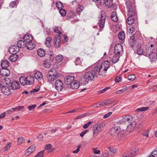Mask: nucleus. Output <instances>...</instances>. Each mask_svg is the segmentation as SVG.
I'll list each match as a JSON object with an SVG mask.
<instances>
[{"label": "nucleus", "instance_id": "nucleus-1", "mask_svg": "<svg viewBox=\"0 0 157 157\" xmlns=\"http://www.w3.org/2000/svg\"><path fill=\"white\" fill-rule=\"evenodd\" d=\"M99 75L96 70H95V67L93 70L87 72L85 75L81 79V82L84 85L87 84L90 80L94 81Z\"/></svg>", "mask_w": 157, "mask_h": 157}, {"label": "nucleus", "instance_id": "nucleus-2", "mask_svg": "<svg viewBox=\"0 0 157 157\" xmlns=\"http://www.w3.org/2000/svg\"><path fill=\"white\" fill-rule=\"evenodd\" d=\"M110 63L108 61H105L101 65L95 67V70L98 72L99 75L105 76L107 70L109 67Z\"/></svg>", "mask_w": 157, "mask_h": 157}, {"label": "nucleus", "instance_id": "nucleus-3", "mask_svg": "<svg viewBox=\"0 0 157 157\" xmlns=\"http://www.w3.org/2000/svg\"><path fill=\"white\" fill-rule=\"evenodd\" d=\"M126 6L128 10V16L130 17H134L135 18L136 17V8L134 4L130 1L127 2L126 3Z\"/></svg>", "mask_w": 157, "mask_h": 157}, {"label": "nucleus", "instance_id": "nucleus-4", "mask_svg": "<svg viewBox=\"0 0 157 157\" xmlns=\"http://www.w3.org/2000/svg\"><path fill=\"white\" fill-rule=\"evenodd\" d=\"M26 43L24 41L20 40L18 41L17 43V48L15 46H11L9 50L13 52H18L19 51L20 48L26 47Z\"/></svg>", "mask_w": 157, "mask_h": 157}, {"label": "nucleus", "instance_id": "nucleus-5", "mask_svg": "<svg viewBox=\"0 0 157 157\" xmlns=\"http://www.w3.org/2000/svg\"><path fill=\"white\" fill-rule=\"evenodd\" d=\"M105 126V124L103 123H99L95 125L93 128V137L96 136L103 129Z\"/></svg>", "mask_w": 157, "mask_h": 157}, {"label": "nucleus", "instance_id": "nucleus-6", "mask_svg": "<svg viewBox=\"0 0 157 157\" xmlns=\"http://www.w3.org/2000/svg\"><path fill=\"white\" fill-rule=\"evenodd\" d=\"M57 73L55 69L50 70L48 71L47 77L48 82H52L58 78Z\"/></svg>", "mask_w": 157, "mask_h": 157}, {"label": "nucleus", "instance_id": "nucleus-7", "mask_svg": "<svg viewBox=\"0 0 157 157\" xmlns=\"http://www.w3.org/2000/svg\"><path fill=\"white\" fill-rule=\"evenodd\" d=\"M138 152L137 148H134L132 150L129 152H126L122 155L123 157H133Z\"/></svg>", "mask_w": 157, "mask_h": 157}, {"label": "nucleus", "instance_id": "nucleus-8", "mask_svg": "<svg viewBox=\"0 0 157 157\" xmlns=\"http://www.w3.org/2000/svg\"><path fill=\"white\" fill-rule=\"evenodd\" d=\"M114 52L116 55H119L123 53L122 46L120 44H116L114 48Z\"/></svg>", "mask_w": 157, "mask_h": 157}, {"label": "nucleus", "instance_id": "nucleus-9", "mask_svg": "<svg viewBox=\"0 0 157 157\" xmlns=\"http://www.w3.org/2000/svg\"><path fill=\"white\" fill-rule=\"evenodd\" d=\"M0 90H1L2 92L6 95H9L11 93L10 87L8 86H6L5 85H2L1 84Z\"/></svg>", "mask_w": 157, "mask_h": 157}, {"label": "nucleus", "instance_id": "nucleus-10", "mask_svg": "<svg viewBox=\"0 0 157 157\" xmlns=\"http://www.w3.org/2000/svg\"><path fill=\"white\" fill-rule=\"evenodd\" d=\"M120 130V128L118 127H113L110 130L109 134L111 136L115 137V138Z\"/></svg>", "mask_w": 157, "mask_h": 157}, {"label": "nucleus", "instance_id": "nucleus-11", "mask_svg": "<svg viewBox=\"0 0 157 157\" xmlns=\"http://www.w3.org/2000/svg\"><path fill=\"white\" fill-rule=\"evenodd\" d=\"M105 18V15H101L99 17L98 24L100 28H103L104 27Z\"/></svg>", "mask_w": 157, "mask_h": 157}, {"label": "nucleus", "instance_id": "nucleus-12", "mask_svg": "<svg viewBox=\"0 0 157 157\" xmlns=\"http://www.w3.org/2000/svg\"><path fill=\"white\" fill-rule=\"evenodd\" d=\"M63 82L60 80H56L55 82V88L58 91H60L63 89Z\"/></svg>", "mask_w": 157, "mask_h": 157}, {"label": "nucleus", "instance_id": "nucleus-13", "mask_svg": "<svg viewBox=\"0 0 157 157\" xmlns=\"http://www.w3.org/2000/svg\"><path fill=\"white\" fill-rule=\"evenodd\" d=\"M136 125V123L135 121H132L128 124L126 130L129 132H131L135 129Z\"/></svg>", "mask_w": 157, "mask_h": 157}, {"label": "nucleus", "instance_id": "nucleus-14", "mask_svg": "<svg viewBox=\"0 0 157 157\" xmlns=\"http://www.w3.org/2000/svg\"><path fill=\"white\" fill-rule=\"evenodd\" d=\"M126 136V133L125 131L124 130H120L115 138L118 139L120 140H124Z\"/></svg>", "mask_w": 157, "mask_h": 157}, {"label": "nucleus", "instance_id": "nucleus-15", "mask_svg": "<svg viewBox=\"0 0 157 157\" xmlns=\"http://www.w3.org/2000/svg\"><path fill=\"white\" fill-rule=\"evenodd\" d=\"M54 46L56 48H59L61 44V37L59 35L55 36L54 40Z\"/></svg>", "mask_w": 157, "mask_h": 157}, {"label": "nucleus", "instance_id": "nucleus-16", "mask_svg": "<svg viewBox=\"0 0 157 157\" xmlns=\"http://www.w3.org/2000/svg\"><path fill=\"white\" fill-rule=\"evenodd\" d=\"M75 77L73 76H67L64 78V82L67 85H71V83L74 81Z\"/></svg>", "mask_w": 157, "mask_h": 157}, {"label": "nucleus", "instance_id": "nucleus-17", "mask_svg": "<svg viewBox=\"0 0 157 157\" xmlns=\"http://www.w3.org/2000/svg\"><path fill=\"white\" fill-rule=\"evenodd\" d=\"M142 44V42H138L137 43V45H136V48H137V53L138 55H141L142 54H144L143 50L142 48H141V44Z\"/></svg>", "mask_w": 157, "mask_h": 157}, {"label": "nucleus", "instance_id": "nucleus-18", "mask_svg": "<svg viewBox=\"0 0 157 157\" xmlns=\"http://www.w3.org/2000/svg\"><path fill=\"white\" fill-rule=\"evenodd\" d=\"M0 74L3 76H7L10 74V71L6 68H2L0 70Z\"/></svg>", "mask_w": 157, "mask_h": 157}, {"label": "nucleus", "instance_id": "nucleus-19", "mask_svg": "<svg viewBox=\"0 0 157 157\" xmlns=\"http://www.w3.org/2000/svg\"><path fill=\"white\" fill-rule=\"evenodd\" d=\"M132 119L133 117L132 116L127 115L123 117L122 121L126 123H129L132 121Z\"/></svg>", "mask_w": 157, "mask_h": 157}, {"label": "nucleus", "instance_id": "nucleus-20", "mask_svg": "<svg viewBox=\"0 0 157 157\" xmlns=\"http://www.w3.org/2000/svg\"><path fill=\"white\" fill-rule=\"evenodd\" d=\"M98 2L100 3L101 5H103L105 4L108 7H112L113 4L111 0L109 2V4H108V1L107 0L106 1L105 0H98Z\"/></svg>", "mask_w": 157, "mask_h": 157}, {"label": "nucleus", "instance_id": "nucleus-21", "mask_svg": "<svg viewBox=\"0 0 157 157\" xmlns=\"http://www.w3.org/2000/svg\"><path fill=\"white\" fill-rule=\"evenodd\" d=\"M34 76L36 79L38 81H41L43 80V76L40 71H38L36 72L34 74Z\"/></svg>", "mask_w": 157, "mask_h": 157}, {"label": "nucleus", "instance_id": "nucleus-22", "mask_svg": "<svg viewBox=\"0 0 157 157\" xmlns=\"http://www.w3.org/2000/svg\"><path fill=\"white\" fill-rule=\"evenodd\" d=\"M148 56L150 59L151 62L155 61L157 58V55L155 52L154 51L151 52V54H149Z\"/></svg>", "mask_w": 157, "mask_h": 157}, {"label": "nucleus", "instance_id": "nucleus-23", "mask_svg": "<svg viewBox=\"0 0 157 157\" xmlns=\"http://www.w3.org/2000/svg\"><path fill=\"white\" fill-rule=\"evenodd\" d=\"M80 82L77 80H74L70 85L71 87L73 89H77L79 87Z\"/></svg>", "mask_w": 157, "mask_h": 157}, {"label": "nucleus", "instance_id": "nucleus-24", "mask_svg": "<svg viewBox=\"0 0 157 157\" xmlns=\"http://www.w3.org/2000/svg\"><path fill=\"white\" fill-rule=\"evenodd\" d=\"M11 87L12 89L17 90L20 88V84L18 81H13L11 83Z\"/></svg>", "mask_w": 157, "mask_h": 157}, {"label": "nucleus", "instance_id": "nucleus-25", "mask_svg": "<svg viewBox=\"0 0 157 157\" xmlns=\"http://www.w3.org/2000/svg\"><path fill=\"white\" fill-rule=\"evenodd\" d=\"M129 43L130 44V46L134 48L136 46V41L135 37L132 36L129 39Z\"/></svg>", "mask_w": 157, "mask_h": 157}, {"label": "nucleus", "instance_id": "nucleus-26", "mask_svg": "<svg viewBox=\"0 0 157 157\" xmlns=\"http://www.w3.org/2000/svg\"><path fill=\"white\" fill-rule=\"evenodd\" d=\"M33 39L32 36L31 35L27 34L23 37V40L26 43H29L32 41Z\"/></svg>", "mask_w": 157, "mask_h": 157}, {"label": "nucleus", "instance_id": "nucleus-27", "mask_svg": "<svg viewBox=\"0 0 157 157\" xmlns=\"http://www.w3.org/2000/svg\"><path fill=\"white\" fill-rule=\"evenodd\" d=\"M35 147L34 146H30L26 150L25 152V155L28 156L31 154L35 150Z\"/></svg>", "mask_w": 157, "mask_h": 157}, {"label": "nucleus", "instance_id": "nucleus-28", "mask_svg": "<svg viewBox=\"0 0 157 157\" xmlns=\"http://www.w3.org/2000/svg\"><path fill=\"white\" fill-rule=\"evenodd\" d=\"M26 47L28 49L30 50H33L35 47V44L33 43L32 41L29 43H26Z\"/></svg>", "mask_w": 157, "mask_h": 157}, {"label": "nucleus", "instance_id": "nucleus-29", "mask_svg": "<svg viewBox=\"0 0 157 157\" xmlns=\"http://www.w3.org/2000/svg\"><path fill=\"white\" fill-rule=\"evenodd\" d=\"M27 79V84L31 85L33 84L34 81V78L33 76H28L26 77Z\"/></svg>", "mask_w": 157, "mask_h": 157}, {"label": "nucleus", "instance_id": "nucleus-30", "mask_svg": "<svg viewBox=\"0 0 157 157\" xmlns=\"http://www.w3.org/2000/svg\"><path fill=\"white\" fill-rule=\"evenodd\" d=\"M146 52L144 53V55L146 56H148L149 54H151V52L154 51L155 50L153 48H151V47H147L146 48Z\"/></svg>", "mask_w": 157, "mask_h": 157}, {"label": "nucleus", "instance_id": "nucleus-31", "mask_svg": "<svg viewBox=\"0 0 157 157\" xmlns=\"http://www.w3.org/2000/svg\"><path fill=\"white\" fill-rule=\"evenodd\" d=\"M37 53L38 56L40 57H43L45 56V52L44 49L40 48L37 50Z\"/></svg>", "mask_w": 157, "mask_h": 157}, {"label": "nucleus", "instance_id": "nucleus-32", "mask_svg": "<svg viewBox=\"0 0 157 157\" xmlns=\"http://www.w3.org/2000/svg\"><path fill=\"white\" fill-rule=\"evenodd\" d=\"M2 82L3 83L4 85H6V86H8L11 83V81L9 78H5L2 79Z\"/></svg>", "mask_w": 157, "mask_h": 157}, {"label": "nucleus", "instance_id": "nucleus-33", "mask_svg": "<svg viewBox=\"0 0 157 157\" xmlns=\"http://www.w3.org/2000/svg\"><path fill=\"white\" fill-rule=\"evenodd\" d=\"M18 58V56L17 54H14L11 55L9 58V59L12 62H14L16 61Z\"/></svg>", "mask_w": 157, "mask_h": 157}, {"label": "nucleus", "instance_id": "nucleus-34", "mask_svg": "<svg viewBox=\"0 0 157 157\" xmlns=\"http://www.w3.org/2000/svg\"><path fill=\"white\" fill-rule=\"evenodd\" d=\"M111 17L112 20L114 22H116L117 21L118 19L116 11L113 12L112 13Z\"/></svg>", "mask_w": 157, "mask_h": 157}, {"label": "nucleus", "instance_id": "nucleus-35", "mask_svg": "<svg viewBox=\"0 0 157 157\" xmlns=\"http://www.w3.org/2000/svg\"><path fill=\"white\" fill-rule=\"evenodd\" d=\"M1 65L2 68H7L9 65L8 61L7 60H5L3 61L1 63Z\"/></svg>", "mask_w": 157, "mask_h": 157}, {"label": "nucleus", "instance_id": "nucleus-36", "mask_svg": "<svg viewBox=\"0 0 157 157\" xmlns=\"http://www.w3.org/2000/svg\"><path fill=\"white\" fill-rule=\"evenodd\" d=\"M128 32L131 34L133 33L136 29V26L134 25H131L128 27Z\"/></svg>", "mask_w": 157, "mask_h": 157}, {"label": "nucleus", "instance_id": "nucleus-37", "mask_svg": "<svg viewBox=\"0 0 157 157\" xmlns=\"http://www.w3.org/2000/svg\"><path fill=\"white\" fill-rule=\"evenodd\" d=\"M50 60L49 59H46L44 61L43 66L45 68H49L51 65Z\"/></svg>", "mask_w": 157, "mask_h": 157}, {"label": "nucleus", "instance_id": "nucleus-38", "mask_svg": "<svg viewBox=\"0 0 157 157\" xmlns=\"http://www.w3.org/2000/svg\"><path fill=\"white\" fill-rule=\"evenodd\" d=\"M19 81L21 84L23 86L27 84V79L26 77H21L19 78Z\"/></svg>", "mask_w": 157, "mask_h": 157}, {"label": "nucleus", "instance_id": "nucleus-39", "mask_svg": "<svg viewBox=\"0 0 157 157\" xmlns=\"http://www.w3.org/2000/svg\"><path fill=\"white\" fill-rule=\"evenodd\" d=\"M118 38L119 40L123 41L125 38V34L123 32H121L119 33L118 35Z\"/></svg>", "mask_w": 157, "mask_h": 157}, {"label": "nucleus", "instance_id": "nucleus-40", "mask_svg": "<svg viewBox=\"0 0 157 157\" xmlns=\"http://www.w3.org/2000/svg\"><path fill=\"white\" fill-rule=\"evenodd\" d=\"M136 18L134 17L128 16L127 19V23L129 25H131L134 22Z\"/></svg>", "mask_w": 157, "mask_h": 157}, {"label": "nucleus", "instance_id": "nucleus-41", "mask_svg": "<svg viewBox=\"0 0 157 157\" xmlns=\"http://www.w3.org/2000/svg\"><path fill=\"white\" fill-rule=\"evenodd\" d=\"M84 6L81 5H78L76 9V10L77 13L78 14H79L84 9Z\"/></svg>", "mask_w": 157, "mask_h": 157}, {"label": "nucleus", "instance_id": "nucleus-42", "mask_svg": "<svg viewBox=\"0 0 157 157\" xmlns=\"http://www.w3.org/2000/svg\"><path fill=\"white\" fill-rule=\"evenodd\" d=\"M116 55L114 56L112 59V62L114 63H116L119 60V55Z\"/></svg>", "mask_w": 157, "mask_h": 157}, {"label": "nucleus", "instance_id": "nucleus-43", "mask_svg": "<svg viewBox=\"0 0 157 157\" xmlns=\"http://www.w3.org/2000/svg\"><path fill=\"white\" fill-rule=\"evenodd\" d=\"M149 109V108L148 107H142L140 108H138L135 110V112L140 111L143 112L146 111Z\"/></svg>", "mask_w": 157, "mask_h": 157}, {"label": "nucleus", "instance_id": "nucleus-44", "mask_svg": "<svg viewBox=\"0 0 157 157\" xmlns=\"http://www.w3.org/2000/svg\"><path fill=\"white\" fill-rule=\"evenodd\" d=\"M56 5L57 8L60 10L63 8V4L60 2H57L56 3Z\"/></svg>", "mask_w": 157, "mask_h": 157}, {"label": "nucleus", "instance_id": "nucleus-45", "mask_svg": "<svg viewBox=\"0 0 157 157\" xmlns=\"http://www.w3.org/2000/svg\"><path fill=\"white\" fill-rule=\"evenodd\" d=\"M147 157H157V150L153 151L150 155H148Z\"/></svg>", "mask_w": 157, "mask_h": 157}, {"label": "nucleus", "instance_id": "nucleus-46", "mask_svg": "<svg viewBox=\"0 0 157 157\" xmlns=\"http://www.w3.org/2000/svg\"><path fill=\"white\" fill-rule=\"evenodd\" d=\"M63 59V57L62 55H58L56 57V61L59 62L61 61Z\"/></svg>", "mask_w": 157, "mask_h": 157}, {"label": "nucleus", "instance_id": "nucleus-47", "mask_svg": "<svg viewBox=\"0 0 157 157\" xmlns=\"http://www.w3.org/2000/svg\"><path fill=\"white\" fill-rule=\"evenodd\" d=\"M44 150L38 152L37 154L34 157H43L44 155Z\"/></svg>", "mask_w": 157, "mask_h": 157}, {"label": "nucleus", "instance_id": "nucleus-48", "mask_svg": "<svg viewBox=\"0 0 157 157\" xmlns=\"http://www.w3.org/2000/svg\"><path fill=\"white\" fill-rule=\"evenodd\" d=\"M136 78V76L134 75H131L128 76V78L130 81H133Z\"/></svg>", "mask_w": 157, "mask_h": 157}, {"label": "nucleus", "instance_id": "nucleus-49", "mask_svg": "<svg viewBox=\"0 0 157 157\" xmlns=\"http://www.w3.org/2000/svg\"><path fill=\"white\" fill-rule=\"evenodd\" d=\"M59 13L62 16H64L66 15V11L65 10L61 9L59 10Z\"/></svg>", "mask_w": 157, "mask_h": 157}, {"label": "nucleus", "instance_id": "nucleus-50", "mask_svg": "<svg viewBox=\"0 0 157 157\" xmlns=\"http://www.w3.org/2000/svg\"><path fill=\"white\" fill-rule=\"evenodd\" d=\"M24 108V107L23 106H19L18 107H16L15 108H13L12 109L13 110V111H18V110H21L23 109Z\"/></svg>", "mask_w": 157, "mask_h": 157}, {"label": "nucleus", "instance_id": "nucleus-51", "mask_svg": "<svg viewBox=\"0 0 157 157\" xmlns=\"http://www.w3.org/2000/svg\"><path fill=\"white\" fill-rule=\"evenodd\" d=\"M25 141V139L23 137H19L18 139V143L20 144L23 143Z\"/></svg>", "mask_w": 157, "mask_h": 157}, {"label": "nucleus", "instance_id": "nucleus-52", "mask_svg": "<svg viewBox=\"0 0 157 157\" xmlns=\"http://www.w3.org/2000/svg\"><path fill=\"white\" fill-rule=\"evenodd\" d=\"M75 62L76 65H80V64H81V63H82V62H81V60L80 59V58H79V57H78L76 58Z\"/></svg>", "mask_w": 157, "mask_h": 157}, {"label": "nucleus", "instance_id": "nucleus-53", "mask_svg": "<svg viewBox=\"0 0 157 157\" xmlns=\"http://www.w3.org/2000/svg\"><path fill=\"white\" fill-rule=\"evenodd\" d=\"M67 16L69 17L73 18L75 16V12L73 11L70 12L68 13Z\"/></svg>", "mask_w": 157, "mask_h": 157}, {"label": "nucleus", "instance_id": "nucleus-54", "mask_svg": "<svg viewBox=\"0 0 157 157\" xmlns=\"http://www.w3.org/2000/svg\"><path fill=\"white\" fill-rule=\"evenodd\" d=\"M113 101V100H108L104 101L103 103L105 105H107L109 104H110L111 103H112Z\"/></svg>", "mask_w": 157, "mask_h": 157}, {"label": "nucleus", "instance_id": "nucleus-55", "mask_svg": "<svg viewBox=\"0 0 157 157\" xmlns=\"http://www.w3.org/2000/svg\"><path fill=\"white\" fill-rule=\"evenodd\" d=\"M109 153L108 151H106V152L102 153L101 155L102 157H107L109 156Z\"/></svg>", "mask_w": 157, "mask_h": 157}, {"label": "nucleus", "instance_id": "nucleus-56", "mask_svg": "<svg viewBox=\"0 0 157 157\" xmlns=\"http://www.w3.org/2000/svg\"><path fill=\"white\" fill-rule=\"evenodd\" d=\"M92 123V122L91 121H89L87 123L85 124L84 125L83 127L85 129L87 128Z\"/></svg>", "mask_w": 157, "mask_h": 157}, {"label": "nucleus", "instance_id": "nucleus-57", "mask_svg": "<svg viewBox=\"0 0 157 157\" xmlns=\"http://www.w3.org/2000/svg\"><path fill=\"white\" fill-rule=\"evenodd\" d=\"M109 88L108 87H105V88H104V89L98 91V94H100L102 93H104L105 91H106L107 90H108Z\"/></svg>", "mask_w": 157, "mask_h": 157}, {"label": "nucleus", "instance_id": "nucleus-58", "mask_svg": "<svg viewBox=\"0 0 157 157\" xmlns=\"http://www.w3.org/2000/svg\"><path fill=\"white\" fill-rule=\"evenodd\" d=\"M53 30L56 33H58L59 35L61 33V32L58 30V28L57 27H55L53 29Z\"/></svg>", "mask_w": 157, "mask_h": 157}, {"label": "nucleus", "instance_id": "nucleus-59", "mask_svg": "<svg viewBox=\"0 0 157 157\" xmlns=\"http://www.w3.org/2000/svg\"><path fill=\"white\" fill-rule=\"evenodd\" d=\"M88 132V130H86L81 132V133L80 134V136L82 137L84 136Z\"/></svg>", "mask_w": 157, "mask_h": 157}, {"label": "nucleus", "instance_id": "nucleus-60", "mask_svg": "<svg viewBox=\"0 0 157 157\" xmlns=\"http://www.w3.org/2000/svg\"><path fill=\"white\" fill-rule=\"evenodd\" d=\"M93 152L94 154H100V151L97 150L96 148H93Z\"/></svg>", "mask_w": 157, "mask_h": 157}, {"label": "nucleus", "instance_id": "nucleus-61", "mask_svg": "<svg viewBox=\"0 0 157 157\" xmlns=\"http://www.w3.org/2000/svg\"><path fill=\"white\" fill-rule=\"evenodd\" d=\"M39 90V86H37V87L33 89L32 90L30 91V92L31 93H33L36 92Z\"/></svg>", "mask_w": 157, "mask_h": 157}, {"label": "nucleus", "instance_id": "nucleus-62", "mask_svg": "<svg viewBox=\"0 0 157 157\" xmlns=\"http://www.w3.org/2000/svg\"><path fill=\"white\" fill-rule=\"evenodd\" d=\"M126 89V90L128 89L127 88V87H125V88H124V89H122L117 90L116 92V93L117 94H120L121 93L125 91Z\"/></svg>", "mask_w": 157, "mask_h": 157}, {"label": "nucleus", "instance_id": "nucleus-63", "mask_svg": "<svg viewBox=\"0 0 157 157\" xmlns=\"http://www.w3.org/2000/svg\"><path fill=\"white\" fill-rule=\"evenodd\" d=\"M36 106V105H32L29 106L28 107V109L30 111L33 110L35 107Z\"/></svg>", "mask_w": 157, "mask_h": 157}, {"label": "nucleus", "instance_id": "nucleus-64", "mask_svg": "<svg viewBox=\"0 0 157 157\" xmlns=\"http://www.w3.org/2000/svg\"><path fill=\"white\" fill-rule=\"evenodd\" d=\"M52 147V145L51 144H47L44 147V149L46 150H48L50 149Z\"/></svg>", "mask_w": 157, "mask_h": 157}]
</instances>
